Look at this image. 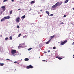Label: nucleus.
<instances>
[{
  "label": "nucleus",
  "instance_id": "nucleus-18",
  "mask_svg": "<svg viewBox=\"0 0 74 74\" xmlns=\"http://www.w3.org/2000/svg\"><path fill=\"white\" fill-rule=\"evenodd\" d=\"M8 38L6 37L5 38V41H7L8 40Z\"/></svg>",
  "mask_w": 74,
  "mask_h": 74
},
{
  "label": "nucleus",
  "instance_id": "nucleus-43",
  "mask_svg": "<svg viewBox=\"0 0 74 74\" xmlns=\"http://www.w3.org/2000/svg\"><path fill=\"white\" fill-rule=\"evenodd\" d=\"M18 47H22V46H18Z\"/></svg>",
  "mask_w": 74,
  "mask_h": 74
},
{
  "label": "nucleus",
  "instance_id": "nucleus-9",
  "mask_svg": "<svg viewBox=\"0 0 74 74\" xmlns=\"http://www.w3.org/2000/svg\"><path fill=\"white\" fill-rule=\"evenodd\" d=\"M56 58H57V59H59V60H61V59H63L61 57H59L58 56H57Z\"/></svg>",
  "mask_w": 74,
  "mask_h": 74
},
{
  "label": "nucleus",
  "instance_id": "nucleus-38",
  "mask_svg": "<svg viewBox=\"0 0 74 74\" xmlns=\"http://www.w3.org/2000/svg\"><path fill=\"white\" fill-rule=\"evenodd\" d=\"M72 45H74V42L72 44Z\"/></svg>",
  "mask_w": 74,
  "mask_h": 74
},
{
  "label": "nucleus",
  "instance_id": "nucleus-32",
  "mask_svg": "<svg viewBox=\"0 0 74 74\" xmlns=\"http://www.w3.org/2000/svg\"><path fill=\"white\" fill-rule=\"evenodd\" d=\"M51 52V51L50 50H49L48 51V53H49V52Z\"/></svg>",
  "mask_w": 74,
  "mask_h": 74
},
{
  "label": "nucleus",
  "instance_id": "nucleus-11",
  "mask_svg": "<svg viewBox=\"0 0 74 74\" xmlns=\"http://www.w3.org/2000/svg\"><path fill=\"white\" fill-rule=\"evenodd\" d=\"M26 18V16H25V15H24L23 16H22L21 18H22L23 19H24V18Z\"/></svg>",
  "mask_w": 74,
  "mask_h": 74
},
{
  "label": "nucleus",
  "instance_id": "nucleus-31",
  "mask_svg": "<svg viewBox=\"0 0 74 74\" xmlns=\"http://www.w3.org/2000/svg\"><path fill=\"white\" fill-rule=\"evenodd\" d=\"M14 0H12L11 1L12 2H14Z\"/></svg>",
  "mask_w": 74,
  "mask_h": 74
},
{
  "label": "nucleus",
  "instance_id": "nucleus-3",
  "mask_svg": "<svg viewBox=\"0 0 74 74\" xmlns=\"http://www.w3.org/2000/svg\"><path fill=\"white\" fill-rule=\"evenodd\" d=\"M16 50H12L11 53L12 55L15 54V53H16Z\"/></svg>",
  "mask_w": 74,
  "mask_h": 74
},
{
  "label": "nucleus",
  "instance_id": "nucleus-26",
  "mask_svg": "<svg viewBox=\"0 0 74 74\" xmlns=\"http://www.w3.org/2000/svg\"><path fill=\"white\" fill-rule=\"evenodd\" d=\"M64 18H65V17H66V15H64L63 16Z\"/></svg>",
  "mask_w": 74,
  "mask_h": 74
},
{
  "label": "nucleus",
  "instance_id": "nucleus-7",
  "mask_svg": "<svg viewBox=\"0 0 74 74\" xmlns=\"http://www.w3.org/2000/svg\"><path fill=\"white\" fill-rule=\"evenodd\" d=\"M2 8V10H3V11H4L5 10H6L5 9V6H3L1 7Z\"/></svg>",
  "mask_w": 74,
  "mask_h": 74
},
{
  "label": "nucleus",
  "instance_id": "nucleus-8",
  "mask_svg": "<svg viewBox=\"0 0 74 74\" xmlns=\"http://www.w3.org/2000/svg\"><path fill=\"white\" fill-rule=\"evenodd\" d=\"M54 37H55V35H54L52 36H50L51 39L50 40H51L54 38Z\"/></svg>",
  "mask_w": 74,
  "mask_h": 74
},
{
  "label": "nucleus",
  "instance_id": "nucleus-6",
  "mask_svg": "<svg viewBox=\"0 0 74 74\" xmlns=\"http://www.w3.org/2000/svg\"><path fill=\"white\" fill-rule=\"evenodd\" d=\"M19 20H20V18L17 17L15 21L17 23H19Z\"/></svg>",
  "mask_w": 74,
  "mask_h": 74
},
{
  "label": "nucleus",
  "instance_id": "nucleus-39",
  "mask_svg": "<svg viewBox=\"0 0 74 74\" xmlns=\"http://www.w3.org/2000/svg\"><path fill=\"white\" fill-rule=\"evenodd\" d=\"M18 10H21V9H18Z\"/></svg>",
  "mask_w": 74,
  "mask_h": 74
},
{
  "label": "nucleus",
  "instance_id": "nucleus-19",
  "mask_svg": "<svg viewBox=\"0 0 74 74\" xmlns=\"http://www.w3.org/2000/svg\"><path fill=\"white\" fill-rule=\"evenodd\" d=\"M49 16H53V14H50Z\"/></svg>",
  "mask_w": 74,
  "mask_h": 74
},
{
  "label": "nucleus",
  "instance_id": "nucleus-17",
  "mask_svg": "<svg viewBox=\"0 0 74 74\" xmlns=\"http://www.w3.org/2000/svg\"><path fill=\"white\" fill-rule=\"evenodd\" d=\"M10 15H11L12 14V10L10 11Z\"/></svg>",
  "mask_w": 74,
  "mask_h": 74
},
{
  "label": "nucleus",
  "instance_id": "nucleus-10",
  "mask_svg": "<svg viewBox=\"0 0 74 74\" xmlns=\"http://www.w3.org/2000/svg\"><path fill=\"white\" fill-rule=\"evenodd\" d=\"M51 41V39H50L49 41L46 42V44H49V42H50V41Z\"/></svg>",
  "mask_w": 74,
  "mask_h": 74
},
{
  "label": "nucleus",
  "instance_id": "nucleus-33",
  "mask_svg": "<svg viewBox=\"0 0 74 74\" xmlns=\"http://www.w3.org/2000/svg\"><path fill=\"white\" fill-rule=\"evenodd\" d=\"M24 44H25V43H23V44H20L19 45H23Z\"/></svg>",
  "mask_w": 74,
  "mask_h": 74
},
{
  "label": "nucleus",
  "instance_id": "nucleus-24",
  "mask_svg": "<svg viewBox=\"0 0 74 74\" xmlns=\"http://www.w3.org/2000/svg\"><path fill=\"white\" fill-rule=\"evenodd\" d=\"M53 49H56V47H53Z\"/></svg>",
  "mask_w": 74,
  "mask_h": 74
},
{
  "label": "nucleus",
  "instance_id": "nucleus-44",
  "mask_svg": "<svg viewBox=\"0 0 74 74\" xmlns=\"http://www.w3.org/2000/svg\"><path fill=\"white\" fill-rule=\"evenodd\" d=\"M73 10H74V8H73Z\"/></svg>",
  "mask_w": 74,
  "mask_h": 74
},
{
  "label": "nucleus",
  "instance_id": "nucleus-30",
  "mask_svg": "<svg viewBox=\"0 0 74 74\" xmlns=\"http://www.w3.org/2000/svg\"><path fill=\"white\" fill-rule=\"evenodd\" d=\"M3 12L1 11V14H2V13H3Z\"/></svg>",
  "mask_w": 74,
  "mask_h": 74
},
{
  "label": "nucleus",
  "instance_id": "nucleus-13",
  "mask_svg": "<svg viewBox=\"0 0 74 74\" xmlns=\"http://www.w3.org/2000/svg\"><path fill=\"white\" fill-rule=\"evenodd\" d=\"M45 12L46 14H48V15H49V11H46Z\"/></svg>",
  "mask_w": 74,
  "mask_h": 74
},
{
  "label": "nucleus",
  "instance_id": "nucleus-41",
  "mask_svg": "<svg viewBox=\"0 0 74 74\" xmlns=\"http://www.w3.org/2000/svg\"><path fill=\"white\" fill-rule=\"evenodd\" d=\"M25 36H23V38H25Z\"/></svg>",
  "mask_w": 74,
  "mask_h": 74
},
{
  "label": "nucleus",
  "instance_id": "nucleus-16",
  "mask_svg": "<svg viewBox=\"0 0 74 74\" xmlns=\"http://www.w3.org/2000/svg\"><path fill=\"white\" fill-rule=\"evenodd\" d=\"M68 1H69L68 0H65V2H64L65 4V3H67Z\"/></svg>",
  "mask_w": 74,
  "mask_h": 74
},
{
  "label": "nucleus",
  "instance_id": "nucleus-23",
  "mask_svg": "<svg viewBox=\"0 0 74 74\" xmlns=\"http://www.w3.org/2000/svg\"><path fill=\"white\" fill-rule=\"evenodd\" d=\"M7 0H4L3 1V3H4V2H6V1H7Z\"/></svg>",
  "mask_w": 74,
  "mask_h": 74
},
{
  "label": "nucleus",
  "instance_id": "nucleus-22",
  "mask_svg": "<svg viewBox=\"0 0 74 74\" xmlns=\"http://www.w3.org/2000/svg\"><path fill=\"white\" fill-rule=\"evenodd\" d=\"M32 49V48H29V49H28V51H30V50H31Z\"/></svg>",
  "mask_w": 74,
  "mask_h": 74
},
{
  "label": "nucleus",
  "instance_id": "nucleus-27",
  "mask_svg": "<svg viewBox=\"0 0 74 74\" xmlns=\"http://www.w3.org/2000/svg\"><path fill=\"white\" fill-rule=\"evenodd\" d=\"M17 28H18V29H19V26H17Z\"/></svg>",
  "mask_w": 74,
  "mask_h": 74
},
{
  "label": "nucleus",
  "instance_id": "nucleus-29",
  "mask_svg": "<svg viewBox=\"0 0 74 74\" xmlns=\"http://www.w3.org/2000/svg\"><path fill=\"white\" fill-rule=\"evenodd\" d=\"M14 63H17V62L16 61H15L14 62Z\"/></svg>",
  "mask_w": 74,
  "mask_h": 74
},
{
  "label": "nucleus",
  "instance_id": "nucleus-47",
  "mask_svg": "<svg viewBox=\"0 0 74 74\" xmlns=\"http://www.w3.org/2000/svg\"><path fill=\"white\" fill-rule=\"evenodd\" d=\"M73 56H74V55H73Z\"/></svg>",
  "mask_w": 74,
  "mask_h": 74
},
{
  "label": "nucleus",
  "instance_id": "nucleus-40",
  "mask_svg": "<svg viewBox=\"0 0 74 74\" xmlns=\"http://www.w3.org/2000/svg\"><path fill=\"white\" fill-rule=\"evenodd\" d=\"M40 11H42V10H40Z\"/></svg>",
  "mask_w": 74,
  "mask_h": 74
},
{
  "label": "nucleus",
  "instance_id": "nucleus-2",
  "mask_svg": "<svg viewBox=\"0 0 74 74\" xmlns=\"http://www.w3.org/2000/svg\"><path fill=\"white\" fill-rule=\"evenodd\" d=\"M10 19V16H8L7 17H5L4 18H3L1 20V22H3V21H5V19Z\"/></svg>",
  "mask_w": 74,
  "mask_h": 74
},
{
  "label": "nucleus",
  "instance_id": "nucleus-14",
  "mask_svg": "<svg viewBox=\"0 0 74 74\" xmlns=\"http://www.w3.org/2000/svg\"><path fill=\"white\" fill-rule=\"evenodd\" d=\"M35 3V1H32L30 2V3L31 4H34Z\"/></svg>",
  "mask_w": 74,
  "mask_h": 74
},
{
  "label": "nucleus",
  "instance_id": "nucleus-46",
  "mask_svg": "<svg viewBox=\"0 0 74 74\" xmlns=\"http://www.w3.org/2000/svg\"><path fill=\"white\" fill-rule=\"evenodd\" d=\"M40 57L39 58V59H40Z\"/></svg>",
  "mask_w": 74,
  "mask_h": 74
},
{
  "label": "nucleus",
  "instance_id": "nucleus-37",
  "mask_svg": "<svg viewBox=\"0 0 74 74\" xmlns=\"http://www.w3.org/2000/svg\"><path fill=\"white\" fill-rule=\"evenodd\" d=\"M43 62H45V60H43Z\"/></svg>",
  "mask_w": 74,
  "mask_h": 74
},
{
  "label": "nucleus",
  "instance_id": "nucleus-5",
  "mask_svg": "<svg viewBox=\"0 0 74 74\" xmlns=\"http://www.w3.org/2000/svg\"><path fill=\"white\" fill-rule=\"evenodd\" d=\"M26 68V69H33V66H32L31 65H30L29 66H27Z\"/></svg>",
  "mask_w": 74,
  "mask_h": 74
},
{
  "label": "nucleus",
  "instance_id": "nucleus-36",
  "mask_svg": "<svg viewBox=\"0 0 74 74\" xmlns=\"http://www.w3.org/2000/svg\"><path fill=\"white\" fill-rule=\"evenodd\" d=\"M71 24H72V25H73V26H74V24H73V23H71Z\"/></svg>",
  "mask_w": 74,
  "mask_h": 74
},
{
  "label": "nucleus",
  "instance_id": "nucleus-4",
  "mask_svg": "<svg viewBox=\"0 0 74 74\" xmlns=\"http://www.w3.org/2000/svg\"><path fill=\"white\" fill-rule=\"evenodd\" d=\"M60 42V45H64V44H66V43L67 42V40H65L64 42Z\"/></svg>",
  "mask_w": 74,
  "mask_h": 74
},
{
  "label": "nucleus",
  "instance_id": "nucleus-45",
  "mask_svg": "<svg viewBox=\"0 0 74 74\" xmlns=\"http://www.w3.org/2000/svg\"><path fill=\"white\" fill-rule=\"evenodd\" d=\"M20 47H18V48H19Z\"/></svg>",
  "mask_w": 74,
  "mask_h": 74
},
{
  "label": "nucleus",
  "instance_id": "nucleus-25",
  "mask_svg": "<svg viewBox=\"0 0 74 74\" xmlns=\"http://www.w3.org/2000/svg\"><path fill=\"white\" fill-rule=\"evenodd\" d=\"M25 38H26V37H27V36L26 35H25L24 36Z\"/></svg>",
  "mask_w": 74,
  "mask_h": 74
},
{
  "label": "nucleus",
  "instance_id": "nucleus-20",
  "mask_svg": "<svg viewBox=\"0 0 74 74\" xmlns=\"http://www.w3.org/2000/svg\"><path fill=\"white\" fill-rule=\"evenodd\" d=\"M21 36V34H20L18 36V37H20V36Z\"/></svg>",
  "mask_w": 74,
  "mask_h": 74
},
{
  "label": "nucleus",
  "instance_id": "nucleus-21",
  "mask_svg": "<svg viewBox=\"0 0 74 74\" xmlns=\"http://www.w3.org/2000/svg\"><path fill=\"white\" fill-rule=\"evenodd\" d=\"M9 38H10V39L11 40H12V36H10L9 37Z\"/></svg>",
  "mask_w": 74,
  "mask_h": 74
},
{
  "label": "nucleus",
  "instance_id": "nucleus-15",
  "mask_svg": "<svg viewBox=\"0 0 74 74\" xmlns=\"http://www.w3.org/2000/svg\"><path fill=\"white\" fill-rule=\"evenodd\" d=\"M4 63H1V64L0 63V66H4Z\"/></svg>",
  "mask_w": 74,
  "mask_h": 74
},
{
  "label": "nucleus",
  "instance_id": "nucleus-12",
  "mask_svg": "<svg viewBox=\"0 0 74 74\" xmlns=\"http://www.w3.org/2000/svg\"><path fill=\"white\" fill-rule=\"evenodd\" d=\"M29 59L27 58H26L24 59L25 61H28L29 60Z\"/></svg>",
  "mask_w": 74,
  "mask_h": 74
},
{
  "label": "nucleus",
  "instance_id": "nucleus-34",
  "mask_svg": "<svg viewBox=\"0 0 74 74\" xmlns=\"http://www.w3.org/2000/svg\"><path fill=\"white\" fill-rule=\"evenodd\" d=\"M44 53H47V52H46V51H44Z\"/></svg>",
  "mask_w": 74,
  "mask_h": 74
},
{
  "label": "nucleus",
  "instance_id": "nucleus-28",
  "mask_svg": "<svg viewBox=\"0 0 74 74\" xmlns=\"http://www.w3.org/2000/svg\"><path fill=\"white\" fill-rule=\"evenodd\" d=\"M7 60H9V61H10V60L9 59H6Z\"/></svg>",
  "mask_w": 74,
  "mask_h": 74
},
{
  "label": "nucleus",
  "instance_id": "nucleus-35",
  "mask_svg": "<svg viewBox=\"0 0 74 74\" xmlns=\"http://www.w3.org/2000/svg\"><path fill=\"white\" fill-rule=\"evenodd\" d=\"M61 23V24H62V25L63 24H64V23H63V22Z\"/></svg>",
  "mask_w": 74,
  "mask_h": 74
},
{
  "label": "nucleus",
  "instance_id": "nucleus-42",
  "mask_svg": "<svg viewBox=\"0 0 74 74\" xmlns=\"http://www.w3.org/2000/svg\"><path fill=\"white\" fill-rule=\"evenodd\" d=\"M0 37H2V35H1V36H0Z\"/></svg>",
  "mask_w": 74,
  "mask_h": 74
},
{
  "label": "nucleus",
  "instance_id": "nucleus-1",
  "mask_svg": "<svg viewBox=\"0 0 74 74\" xmlns=\"http://www.w3.org/2000/svg\"><path fill=\"white\" fill-rule=\"evenodd\" d=\"M62 3L58 2L56 3L54 5L52 6V8L53 9H55L56 8V7L57 6H60Z\"/></svg>",
  "mask_w": 74,
  "mask_h": 74
}]
</instances>
